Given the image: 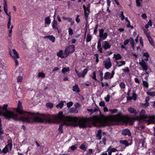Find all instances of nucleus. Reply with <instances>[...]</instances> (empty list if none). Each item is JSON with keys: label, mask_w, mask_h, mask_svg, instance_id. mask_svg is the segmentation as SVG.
<instances>
[{"label": "nucleus", "mask_w": 155, "mask_h": 155, "mask_svg": "<svg viewBox=\"0 0 155 155\" xmlns=\"http://www.w3.org/2000/svg\"><path fill=\"white\" fill-rule=\"evenodd\" d=\"M7 104H4L3 106H0V112H2V110H5L3 112V116L9 120L12 118L16 120H21L28 123L39 122V114L32 113L30 112H25L22 109L21 103L18 101L16 111L20 114L18 115L13 112L7 110Z\"/></svg>", "instance_id": "obj_1"}, {"label": "nucleus", "mask_w": 155, "mask_h": 155, "mask_svg": "<svg viewBox=\"0 0 155 155\" xmlns=\"http://www.w3.org/2000/svg\"><path fill=\"white\" fill-rule=\"evenodd\" d=\"M64 119L68 122L76 123L78 120L77 117L65 116L62 111H59L56 115H51L49 114H40L39 113V123L51 124L55 123L53 120H58V122L63 120Z\"/></svg>", "instance_id": "obj_2"}, {"label": "nucleus", "mask_w": 155, "mask_h": 155, "mask_svg": "<svg viewBox=\"0 0 155 155\" xmlns=\"http://www.w3.org/2000/svg\"><path fill=\"white\" fill-rule=\"evenodd\" d=\"M76 123L73 122L74 123H78V125L80 128H85L87 127L86 123L88 121L94 123H97L100 120V118L98 116H94L92 117H90L88 119L85 117H82L78 119Z\"/></svg>", "instance_id": "obj_3"}, {"label": "nucleus", "mask_w": 155, "mask_h": 155, "mask_svg": "<svg viewBox=\"0 0 155 155\" xmlns=\"http://www.w3.org/2000/svg\"><path fill=\"white\" fill-rule=\"evenodd\" d=\"M146 111L142 109L139 114L140 119L148 122V124H155V115H147L145 114Z\"/></svg>", "instance_id": "obj_4"}, {"label": "nucleus", "mask_w": 155, "mask_h": 155, "mask_svg": "<svg viewBox=\"0 0 155 155\" xmlns=\"http://www.w3.org/2000/svg\"><path fill=\"white\" fill-rule=\"evenodd\" d=\"M124 116L122 115L121 113L113 116L110 119V121L111 122L118 123L124 122Z\"/></svg>", "instance_id": "obj_5"}, {"label": "nucleus", "mask_w": 155, "mask_h": 155, "mask_svg": "<svg viewBox=\"0 0 155 155\" xmlns=\"http://www.w3.org/2000/svg\"><path fill=\"white\" fill-rule=\"evenodd\" d=\"M13 53H10V55L14 61L15 63V65L16 67L18 65V62L17 60V59L19 58V55L15 50V49H13L12 50Z\"/></svg>", "instance_id": "obj_6"}, {"label": "nucleus", "mask_w": 155, "mask_h": 155, "mask_svg": "<svg viewBox=\"0 0 155 155\" xmlns=\"http://www.w3.org/2000/svg\"><path fill=\"white\" fill-rule=\"evenodd\" d=\"M11 142V140H9L8 141V144L6 145L2 150H1V152H0L6 153L8 152L9 149L10 150H11L12 146Z\"/></svg>", "instance_id": "obj_7"}, {"label": "nucleus", "mask_w": 155, "mask_h": 155, "mask_svg": "<svg viewBox=\"0 0 155 155\" xmlns=\"http://www.w3.org/2000/svg\"><path fill=\"white\" fill-rule=\"evenodd\" d=\"M107 60L108 61H104L103 63L104 66L105 68L107 69H108L112 66V64L110 61V58H108Z\"/></svg>", "instance_id": "obj_8"}, {"label": "nucleus", "mask_w": 155, "mask_h": 155, "mask_svg": "<svg viewBox=\"0 0 155 155\" xmlns=\"http://www.w3.org/2000/svg\"><path fill=\"white\" fill-rule=\"evenodd\" d=\"M139 64L143 68V71H147L148 68V65L143 59H142L139 63Z\"/></svg>", "instance_id": "obj_9"}, {"label": "nucleus", "mask_w": 155, "mask_h": 155, "mask_svg": "<svg viewBox=\"0 0 155 155\" xmlns=\"http://www.w3.org/2000/svg\"><path fill=\"white\" fill-rule=\"evenodd\" d=\"M74 46L73 45H69L65 50V52H68L67 56L68 55L69 53H72L74 51Z\"/></svg>", "instance_id": "obj_10"}, {"label": "nucleus", "mask_w": 155, "mask_h": 155, "mask_svg": "<svg viewBox=\"0 0 155 155\" xmlns=\"http://www.w3.org/2000/svg\"><path fill=\"white\" fill-rule=\"evenodd\" d=\"M121 134L124 136L127 135L129 137H130L131 135L130 130L127 128L123 129L121 131Z\"/></svg>", "instance_id": "obj_11"}, {"label": "nucleus", "mask_w": 155, "mask_h": 155, "mask_svg": "<svg viewBox=\"0 0 155 155\" xmlns=\"http://www.w3.org/2000/svg\"><path fill=\"white\" fill-rule=\"evenodd\" d=\"M102 46L104 50H107L111 47V45L108 41H104L102 43Z\"/></svg>", "instance_id": "obj_12"}, {"label": "nucleus", "mask_w": 155, "mask_h": 155, "mask_svg": "<svg viewBox=\"0 0 155 155\" xmlns=\"http://www.w3.org/2000/svg\"><path fill=\"white\" fill-rule=\"evenodd\" d=\"M127 110L130 114H133L135 115L138 113V112H137L136 110L132 107H128Z\"/></svg>", "instance_id": "obj_13"}, {"label": "nucleus", "mask_w": 155, "mask_h": 155, "mask_svg": "<svg viewBox=\"0 0 155 155\" xmlns=\"http://www.w3.org/2000/svg\"><path fill=\"white\" fill-rule=\"evenodd\" d=\"M87 144L86 142H84L80 146L79 148L82 150L86 151L87 149Z\"/></svg>", "instance_id": "obj_14"}, {"label": "nucleus", "mask_w": 155, "mask_h": 155, "mask_svg": "<svg viewBox=\"0 0 155 155\" xmlns=\"http://www.w3.org/2000/svg\"><path fill=\"white\" fill-rule=\"evenodd\" d=\"M45 39H49L52 42H54L55 41V38L52 35L45 36L44 37Z\"/></svg>", "instance_id": "obj_15"}, {"label": "nucleus", "mask_w": 155, "mask_h": 155, "mask_svg": "<svg viewBox=\"0 0 155 155\" xmlns=\"http://www.w3.org/2000/svg\"><path fill=\"white\" fill-rule=\"evenodd\" d=\"M88 71L87 68L84 69L82 71V73H80V76H79V77H81L84 78L85 77V75L87 73Z\"/></svg>", "instance_id": "obj_16"}, {"label": "nucleus", "mask_w": 155, "mask_h": 155, "mask_svg": "<svg viewBox=\"0 0 155 155\" xmlns=\"http://www.w3.org/2000/svg\"><path fill=\"white\" fill-rule=\"evenodd\" d=\"M51 25L52 28L53 29H56L58 27V22L56 20L54 19L51 23Z\"/></svg>", "instance_id": "obj_17"}, {"label": "nucleus", "mask_w": 155, "mask_h": 155, "mask_svg": "<svg viewBox=\"0 0 155 155\" xmlns=\"http://www.w3.org/2000/svg\"><path fill=\"white\" fill-rule=\"evenodd\" d=\"M111 75L110 73L107 72L104 74V78L105 80L111 79L112 78H110Z\"/></svg>", "instance_id": "obj_18"}, {"label": "nucleus", "mask_w": 155, "mask_h": 155, "mask_svg": "<svg viewBox=\"0 0 155 155\" xmlns=\"http://www.w3.org/2000/svg\"><path fill=\"white\" fill-rule=\"evenodd\" d=\"M68 122H69L68 121L66 120V119H63V120L60 121L59 122H58V123H61V124L60 125H62V126L63 127V126L64 125H68L69 124Z\"/></svg>", "instance_id": "obj_19"}, {"label": "nucleus", "mask_w": 155, "mask_h": 155, "mask_svg": "<svg viewBox=\"0 0 155 155\" xmlns=\"http://www.w3.org/2000/svg\"><path fill=\"white\" fill-rule=\"evenodd\" d=\"M72 90L73 91L77 92H79L80 91V89L78 87V85L75 84V85L73 87Z\"/></svg>", "instance_id": "obj_20"}, {"label": "nucleus", "mask_w": 155, "mask_h": 155, "mask_svg": "<svg viewBox=\"0 0 155 155\" xmlns=\"http://www.w3.org/2000/svg\"><path fill=\"white\" fill-rule=\"evenodd\" d=\"M45 24L47 25H49L51 22V20L49 16L46 17L45 19Z\"/></svg>", "instance_id": "obj_21"}, {"label": "nucleus", "mask_w": 155, "mask_h": 155, "mask_svg": "<svg viewBox=\"0 0 155 155\" xmlns=\"http://www.w3.org/2000/svg\"><path fill=\"white\" fill-rule=\"evenodd\" d=\"M57 55L62 58H64V56L63 55V51L62 50H60L58 52Z\"/></svg>", "instance_id": "obj_22"}, {"label": "nucleus", "mask_w": 155, "mask_h": 155, "mask_svg": "<svg viewBox=\"0 0 155 155\" xmlns=\"http://www.w3.org/2000/svg\"><path fill=\"white\" fill-rule=\"evenodd\" d=\"M107 36V32H104V34L99 35L100 38L102 39L103 40L106 39Z\"/></svg>", "instance_id": "obj_23"}, {"label": "nucleus", "mask_w": 155, "mask_h": 155, "mask_svg": "<svg viewBox=\"0 0 155 155\" xmlns=\"http://www.w3.org/2000/svg\"><path fill=\"white\" fill-rule=\"evenodd\" d=\"M120 143L124 145L126 147L128 146L129 145V143L126 140H120Z\"/></svg>", "instance_id": "obj_24"}, {"label": "nucleus", "mask_w": 155, "mask_h": 155, "mask_svg": "<svg viewBox=\"0 0 155 155\" xmlns=\"http://www.w3.org/2000/svg\"><path fill=\"white\" fill-rule=\"evenodd\" d=\"M96 136L98 140H100L101 139V130H98Z\"/></svg>", "instance_id": "obj_25"}, {"label": "nucleus", "mask_w": 155, "mask_h": 155, "mask_svg": "<svg viewBox=\"0 0 155 155\" xmlns=\"http://www.w3.org/2000/svg\"><path fill=\"white\" fill-rule=\"evenodd\" d=\"M113 58H115L116 60H118L121 59L122 57L119 54H114Z\"/></svg>", "instance_id": "obj_26"}, {"label": "nucleus", "mask_w": 155, "mask_h": 155, "mask_svg": "<svg viewBox=\"0 0 155 155\" xmlns=\"http://www.w3.org/2000/svg\"><path fill=\"white\" fill-rule=\"evenodd\" d=\"M116 62L117 63L116 65H117V66H118L119 67H121L123 65H124L126 63L125 61H120V63H121V64H118L119 62H118L117 61H116Z\"/></svg>", "instance_id": "obj_27"}, {"label": "nucleus", "mask_w": 155, "mask_h": 155, "mask_svg": "<svg viewBox=\"0 0 155 155\" xmlns=\"http://www.w3.org/2000/svg\"><path fill=\"white\" fill-rule=\"evenodd\" d=\"M70 112L71 113H78V110L74 107L71 108L70 110Z\"/></svg>", "instance_id": "obj_28"}, {"label": "nucleus", "mask_w": 155, "mask_h": 155, "mask_svg": "<svg viewBox=\"0 0 155 155\" xmlns=\"http://www.w3.org/2000/svg\"><path fill=\"white\" fill-rule=\"evenodd\" d=\"M142 0H136V6L137 7H142L141 3L142 2Z\"/></svg>", "instance_id": "obj_29"}, {"label": "nucleus", "mask_w": 155, "mask_h": 155, "mask_svg": "<svg viewBox=\"0 0 155 155\" xmlns=\"http://www.w3.org/2000/svg\"><path fill=\"white\" fill-rule=\"evenodd\" d=\"M63 102L62 101H61V102L58 103V104L56 105V107L57 108H60V109H61L63 107Z\"/></svg>", "instance_id": "obj_30"}, {"label": "nucleus", "mask_w": 155, "mask_h": 155, "mask_svg": "<svg viewBox=\"0 0 155 155\" xmlns=\"http://www.w3.org/2000/svg\"><path fill=\"white\" fill-rule=\"evenodd\" d=\"M69 67L64 68H62V72L63 74H65V73L68 72L69 71Z\"/></svg>", "instance_id": "obj_31"}, {"label": "nucleus", "mask_w": 155, "mask_h": 155, "mask_svg": "<svg viewBox=\"0 0 155 155\" xmlns=\"http://www.w3.org/2000/svg\"><path fill=\"white\" fill-rule=\"evenodd\" d=\"M130 43L131 44V46L132 48L134 49V41L133 39L132 38H130Z\"/></svg>", "instance_id": "obj_32"}, {"label": "nucleus", "mask_w": 155, "mask_h": 155, "mask_svg": "<svg viewBox=\"0 0 155 155\" xmlns=\"http://www.w3.org/2000/svg\"><path fill=\"white\" fill-rule=\"evenodd\" d=\"M143 86L146 88H148L149 87V84L147 81H143Z\"/></svg>", "instance_id": "obj_33"}, {"label": "nucleus", "mask_w": 155, "mask_h": 155, "mask_svg": "<svg viewBox=\"0 0 155 155\" xmlns=\"http://www.w3.org/2000/svg\"><path fill=\"white\" fill-rule=\"evenodd\" d=\"M147 93L148 95L151 96H155V91L151 92L150 91H147Z\"/></svg>", "instance_id": "obj_34"}, {"label": "nucleus", "mask_w": 155, "mask_h": 155, "mask_svg": "<svg viewBox=\"0 0 155 155\" xmlns=\"http://www.w3.org/2000/svg\"><path fill=\"white\" fill-rule=\"evenodd\" d=\"M133 93L132 94V99L134 100H136L137 99V95L136 94L134 91H133Z\"/></svg>", "instance_id": "obj_35"}, {"label": "nucleus", "mask_w": 155, "mask_h": 155, "mask_svg": "<svg viewBox=\"0 0 155 155\" xmlns=\"http://www.w3.org/2000/svg\"><path fill=\"white\" fill-rule=\"evenodd\" d=\"M91 39V35L88 34L87 35L86 41L87 42H90Z\"/></svg>", "instance_id": "obj_36"}, {"label": "nucleus", "mask_w": 155, "mask_h": 155, "mask_svg": "<svg viewBox=\"0 0 155 155\" xmlns=\"http://www.w3.org/2000/svg\"><path fill=\"white\" fill-rule=\"evenodd\" d=\"M122 70L125 73H129L130 71V70L128 67H126L125 69H122Z\"/></svg>", "instance_id": "obj_37"}, {"label": "nucleus", "mask_w": 155, "mask_h": 155, "mask_svg": "<svg viewBox=\"0 0 155 155\" xmlns=\"http://www.w3.org/2000/svg\"><path fill=\"white\" fill-rule=\"evenodd\" d=\"M93 153V150L91 149H89L87 151L86 155H90Z\"/></svg>", "instance_id": "obj_38"}, {"label": "nucleus", "mask_w": 155, "mask_h": 155, "mask_svg": "<svg viewBox=\"0 0 155 155\" xmlns=\"http://www.w3.org/2000/svg\"><path fill=\"white\" fill-rule=\"evenodd\" d=\"M130 38L129 39H127L124 40V45L126 46L127 45L128 43L130 42Z\"/></svg>", "instance_id": "obj_39"}, {"label": "nucleus", "mask_w": 155, "mask_h": 155, "mask_svg": "<svg viewBox=\"0 0 155 155\" xmlns=\"http://www.w3.org/2000/svg\"><path fill=\"white\" fill-rule=\"evenodd\" d=\"M119 86L121 88L124 89L125 88V84L123 82H121L119 84Z\"/></svg>", "instance_id": "obj_40"}, {"label": "nucleus", "mask_w": 155, "mask_h": 155, "mask_svg": "<svg viewBox=\"0 0 155 155\" xmlns=\"http://www.w3.org/2000/svg\"><path fill=\"white\" fill-rule=\"evenodd\" d=\"M62 18L65 20L68 21V22L71 21V20H72V19L71 18L69 17H66L64 16H63L62 17Z\"/></svg>", "instance_id": "obj_41"}, {"label": "nucleus", "mask_w": 155, "mask_h": 155, "mask_svg": "<svg viewBox=\"0 0 155 155\" xmlns=\"http://www.w3.org/2000/svg\"><path fill=\"white\" fill-rule=\"evenodd\" d=\"M58 130L60 134H62L63 133V127L62 126V125H59V127L58 128Z\"/></svg>", "instance_id": "obj_42"}, {"label": "nucleus", "mask_w": 155, "mask_h": 155, "mask_svg": "<svg viewBox=\"0 0 155 155\" xmlns=\"http://www.w3.org/2000/svg\"><path fill=\"white\" fill-rule=\"evenodd\" d=\"M109 111L111 113V114H114L115 112H117L118 111V110L116 109H109Z\"/></svg>", "instance_id": "obj_43"}, {"label": "nucleus", "mask_w": 155, "mask_h": 155, "mask_svg": "<svg viewBox=\"0 0 155 155\" xmlns=\"http://www.w3.org/2000/svg\"><path fill=\"white\" fill-rule=\"evenodd\" d=\"M46 106L50 108H52L53 107V104L51 103H47L46 104Z\"/></svg>", "instance_id": "obj_44"}, {"label": "nucleus", "mask_w": 155, "mask_h": 155, "mask_svg": "<svg viewBox=\"0 0 155 155\" xmlns=\"http://www.w3.org/2000/svg\"><path fill=\"white\" fill-rule=\"evenodd\" d=\"M98 27V24H97L95 26V27L94 29V34L96 35L97 32V29Z\"/></svg>", "instance_id": "obj_45"}, {"label": "nucleus", "mask_w": 155, "mask_h": 155, "mask_svg": "<svg viewBox=\"0 0 155 155\" xmlns=\"http://www.w3.org/2000/svg\"><path fill=\"white\" fill-rule=\"evenodd\" d=\"M83 7L84 10H85L86 12L87 11L88 12H89L90 8H89V7H86L84 5H83Z\"/></svg>", "instance_id": "obj_46"}, {"label": "nucleus", "mask_w": 155, "mask_h": 155, "mask_svg": "<svg viewBox=\"0 0 155 155\" xmlns=\"http://www.w3.org/2000/svg\"><path fill=\"white\" fill-rule=\"evenodd\" d=\"M120 17H121V20H123L125 18V17L124 15V13L122 11H120Z\"/></svg>", "instance_id": "obj_47"}, {"label": "nucleus", "mask_w": 155, "mask_h": 155, "mask_svg": "<svg viewBox=\"0 0 155 155\" xmlns=\"http://www.w3.org/2000/svg\"><path fill=\"white\" fill-rule=\"evenodd\" d=\"M98 72L100 73V76L101 81H102L103 79V73L102 72L100 71H99Z\"/></svg>", "instance_id": "obj_48"}, {"label": "nucleus", "mask_w": 155, "mask_h": 155, "mask_svg": "<svg viewBox=\"0 0 155 155\" xmlns=\"http://www.w3.org/2000/svg\"><path fill=\"white\" fill-rule=\"evenodd\" d=\"M110 96L109 94H108L107 95L106 97H104V99L107 102H108L110 100Z\"/></svg>", "instance_id": "obj_49"}, {"label": "nucleus", "mask_w": 155, "mask_h": 155, "mask_svg": "<svg viewBox=\"0 0 155 155\" xmlns=\"http://www.w3.org/2000/svg\"><path fill=\"white\" fill-rule=\"evenodd\" d=\"M93 76L92 77V78L95 81H97V79H96V72L95 71H94L93 72Z\"/></svg>", "instance_id": "obj_50"}, {"label": "nucleus", "mask_w": 155, "mask_h": 155, "mask_svg": "<svg viewBox=\"0 0 155 155\" xmlns=\"http://www.w3.org/2000/svg\"><path fill=\"white\" fill-rule=\"evenodd\" d=\"M69 34L71 35H72L74 33L73 30L70 28H68Z\"/></svg>", "instance_id": "obj_51"}, {"label": "nucleus", "mask_w": 155, "mask_h": 155, "mask_svg": "<svg viewBox=\"0 0 155 155\" xmlns=\"http://www.w3.org/2000/svg\"><path fill=\"white\" fill-rule=\"evenodd\" d=\"M94 55L96 57L95 61L96 62L98 63L99 61V60L98 59L99 55L97 54H95Z\"/></svg>", "instance_id": "obj_52"}, {"label": "nucleus", "mask_w": 155, "mask_h": 155, "mask_svg": "<svg viewBox=\"0 0 155 155\" xmlns=\"http://www.w3.org/2000/svg\"><path fill=\"white\" fill-rule=\"evenodd\" d=\"M84 15L85 17V18L86 20L87 19L88 17V15L89 14L87 13V12L85 10H84Z\"/></svg>", "instance_id": "obj_53"}, {"label": "nucleus", "mask_w": 155, "mask_h": 155, "mask_svg": "<svg viewBox=\"0 0 155 155\" xmlns=\"http://www.w3.org/2000/svg\"><path fill=\"white\" fill-rule=\"evenodd\" d=\"M73 104V102H70L68 103H67V107H70Z\"/></svg>", "instance_id": "obj_54"}, {"label": "nucleus", "mask_w": 155, "mask_h": 155, "mask_svg": "<svg viewBox=\"0 0 155 155\" xmlns=\"http://www.w3.org/2000/svg\"><path fill=\"white\" fill-rule=\"evenodd\" d=\"M2 129L0 130V139H2L3 137L2 135L4 134V131L2 130Z\"/></svg>", "instance_id": "obj_55"}, {"label": "nucleus", "mask_w": 155, "mask_h": 155, "mask_svg": "<svg viewBox=\"0 0 155 155\" xmlns=\"http://www.w3.org/2000/svg\"><path fill=\"white\" fill-rule=\"evenodd\" d=\"M99 105L101 107H104L105 106V104L104 101H101L99 104Z\"/></svg>", "instance_id": "obj_56"}, {"label": "nucleus", "mask_w": 155, "mask_h": 155, "mask_svg": "<svg viewBox=\"0 0 155 155\" xmlns=\"http://www.w3.org/2000/svg\"><path fill=\"white\" fill-rule=\"evenodd\" d=\"M22 77L21 76H19L17 78V82H21L22 80Z\"/></svg>", "instance_id": "obj_57"}, {"label": "nucleus", "mask_w": 155, "mask_h": 155, "mask_svg": "<svg viewBox=\"0 0 155 155\" xmlns=\"http://www.w3.org/2000/svg\"><path fill=\"white\" fill-rule=\"evenodd\" d=\"M143 56L146 57V58H149L150 57V55L149 54L148 52H147L143 53Z\"/></svg>", "instance_id": "obj_58"}, {"label": "nucleus", "mask_w": 155, "mask_h": 155, "mask_svg": "<svg viewBox=\"0 0 155 155\" xmlns=\"http://www.w3.org/2000/svg\"><path fill=\"white\" fill-rule=\"evenodd\" d=\"M99 35H101L104 34V30L103 28H102L101 29H100L99 30Z\"/></svg>", "instance_id": "obj_59"}, {"label": "nucleus", "mask_w": 155, "mask_h": 155, "mask_svg": "<svg viewBox=\"0 0 155 155\" xmlns=\"http://www.w3.org/2000/svg\"><path fill=\"white\" fill-rule=\"evenodd\" d=\"M45 74L44 73L39 72V77H41L42 78H45Z\"/></svg>", "instance_id": "obj_60"}, {"label": "nucleus", "mask_w": 155, "mask_h": 155, "mask_svg": "<svg viewBox=\"0 0 155 155\" xmlns=\"http://www.w3.org/2000/svg\"><path fill=\"white\" fill-rule=\"evenodd\" d=\"M4 8H7V4L6 2L5 1H4Z\"/></svg>", "instance_id": "obj_61"}, {"label": "nucleus", "mask_w": 155, "mask_h": 155, "mask_svg": "<svg viewBox=\"0 0 155 155\" xmlns=\"http://www.w3.org/2000/svg\"><path fill=\"white\" fill-rule=\"evenodd\" d=\"M70 148L72 150L74 151L77 148V147L75 145H72L71 147Z\"/></svg>", "instance_id": "obj_62"}, {"label": "nucleus", "mask_w": 155, "mask_h": 155, "mask_svg": "<svg viewBox=\"0 0 155 155\" xmlns=\"http://www.w3.org/2000/svg\"><path fill=\"white\" fill-rule=\"evenodd\" d=\"M106 138L105 137L104 138H103L102 139V141L103 143L104 144V145L106 144Z\"/></svg>", "instance_id": "obj_63"}, {"label": "nucleus", "mask_w": 155, "mask_h": 155, "mask_svg": "<svg viewBox=\"0 0 155 155\" xmlns=\"http://www.w3.org/2000/svg\"><path fill=\"white\" fill-rule=\"evenodd\" d=\"M148 40L149 41L150 43V44H151L152 45H153L154 42L152 40V38H151L150 39H149Z\"/></svg>", "instance_id": "obj_64"}]
</instances>
